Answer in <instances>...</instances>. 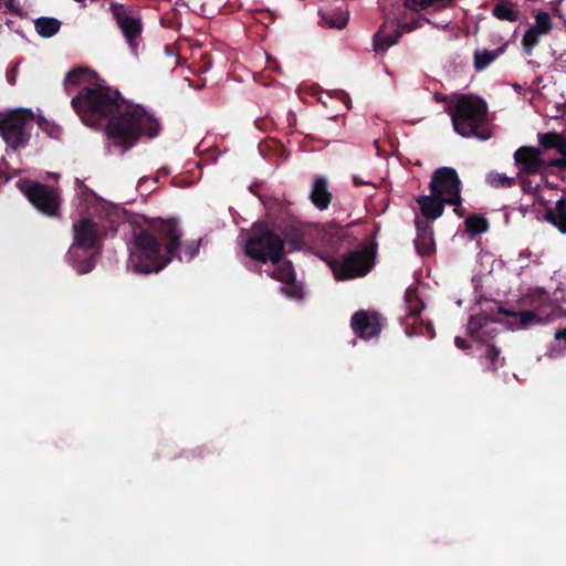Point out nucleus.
<instances>
[{
  "mask_svg": "<svg viewBox=\"0 0 566 566\" xmlns=\"http://www.w3.org/2000/svg\"><path fill=\"white\" fill-rule=\"evenodd\" d=\"M71 105L86 126H97L107 118L106 135L122 153L142 137L153 139L161 130L160 122L144 107L126 104L118 91L98 84L81 87Z\"/></svg>",
  "mask_w": 566,
  "mask_h": 566,
  "instance_id": "1",
  "label": "nucleus"
},
{
  "mask_svg": "<svg viewBox=\"0 0 566 566\" xmlns=\"http://www.w3.org/2000/svg\"><path fill=\"white\" fill-rule=\"evenodd\" d=\"M182 234L176 219H158L147 228L135 230L127 268L139 274L158 273L172 260L181 261V250L192 260L199 253L201 239L182 243Z\"/></svg>",
  "mask_w": 566,
  "mask_h": 566,
  "instance_id": "2",
  "label": "nucleus"
},
{
  "mask_svg": "<svg viewBox=\"0 0 566 566\" xmlns=\"http://www.w3.org/2000/svg\"><path fill=\"white\" fill-rule=\"evenodd\" d=\"M488 113L489 107L484 99L473 95H461L449 115L454 132L460 136L488 140L492 136Z\"/></svg>",
  "mask_w": 566,
  "mask_h": 566,
  "instance_id": "3",
  "label": "nucleus"
},
{
  "mask_svg": "<svg viewBox=\"0 0 566 566\" xmlns=\"http://www.w3.org/2000/svg\"><path fill=\"white\" fill-rule=\"evenodd\" d=\"M105 237V227L91 218L84 217L73 223V243L67 255L73 268L80 274L88 273L94 269L95 258L91 255L81 260L78 250L93 251L95 254H99Z\"/></svg>",
  "mask_w": 566,
  "mask_h": 566,
  "instance_id": "4",
  "label": "nucleus"
},
{
  "mask_svg": "<svg viewBox=\"0 0 566 566\" xmlns=\"http://www.w3.org/2000/svg\"><path fill=\"white\" fill-rule=\"evenodd\" d=\"M244 252L252 260L277 264L284 256V240L269 226L255 223L245 242Z\"/></svg>",
  "mask_w": 566,
  "mask_h": 566,
  "instance_id": "5",
  "label": "nucleus"
},
{
  "mask_svg": "<svg viewBox=\"0 0 566 566\" xmlns=\"http://www.w3.org/2000/svg\"><path fill=\"white\" fill-rule=\"evenodd\" d=\"M377 243L359 244V249L348 251L342 258L332 259L329 266L339 281L352 280L367 275L375 266Z\"/></svg>",
  "mask_w": 566,
  "mask_h": 566,
  "instance_id": "6",
  "label": "nucleus"
},
{
  "mask_svg": "<svg viewBox=\"0 0 566 566\" xmlns=\"http://www.w3.org/2000/svg\"><path fill=\"white\" fill-rule=\"evenodd\" d=\"M33 113L27 108H17L0 113V136L13 150L24 148L31 138Z\"/></svg>",
  "mask_w": 566,
  "mask_h": 566,
  "instance_id": "7",
  "label": "nucleus"
},
{
  "mask_svg": "<svg viewBox=\"0 0 566 566\" xmlns=\"http://www.w3.org/2000/svg\"><path fill=\"white\" fill-rule=\"evenodd\" d=\"M405 302L407 315L401 319L407 336H427L432 339L436 336L433 324L430 321H423L420 316L424 308V303L418 294L417 287H408L405 292Z\"/></svg>",
  "mask_w": 566,
  "mask_h": 566,
  "instance_id": "8",
  "label": "nucleus"
},
{
  "mask_svg": "<svg viewBox=\"0 0 566 566\" xmlns=\"http://www.w3.org/2000/svg\"><path fill=\"white\" fill-rule=\"evenodd\" d=\"M429 188L432 195L447 198V203L450 206L458 207L462 203L461 180L454 168L440 167L436 169Z\"/></svg>",
  "mask_w": 566,
  "mask_h": 566,
  "instance_id": "9",
  "label": "nucleus"
},
{
  "mask_svg": "<svg viewBox=\"0 0 566 566\" xmlns=\"http://www.w3.org/2000/svg\"><path fill=\"white\" fill-rule=\"evenodd\" d=\"M22 192L43 214L49 217L57 214L61 199L56 188L41 182H31L22 188Z\"/></svg>",
  "mask_w": 566,
  "mask_h": 566,
  "instance_id": "10",
  "label": "nucleus"
},
{
  "mask_svg": "<svg viewBox=\"0 0 566 566\" xmlns=\"http://www.w3.org/2000/svg\"><path fill=\"white\" fill-rule=\"evenodd\" d=\"M350 327L361 339L377 337L381 332V316L373 311H357L350 318Z\"/></svg>",
  "mask_w": 566,
  "mask_h": 566,
  "instance_id": "11",
  "label": "nucleus"
},
{
  "mask_svg": "<svg viewBox=\"0 0 566 566\" xmlns=\"http://www.w3.org/2000/svg\"><path fill=\"white\" fill-rule=\"evenodd\" d=\"M521 305L528 311L535 312L546 321L552 319L559 308L558 304H556L543 289L531 290L522 298Z\"/></svg>",
  "mask_w": 566,
  "mask_h": 566,
  "instance_id": "12",
  "label": "nucleus"
},
{
  "mask_svg": "<svg viewBox=\"0 0 566 566\" xmlns=\"http://www.w3.org/2000/svg\"><path fill=\"white\" fill-rule=\"evenodd\" d=\"M111 8L116 23L122 30L129 46L134 48L135 40L140 36L143 31L142 20L128 14L122 4L112 3Z\"/></svg>",
  "mask_w": 566,
  "mask_h": 566,
  "instance_id": "13",
  "label": "nucleus"
},
{
  "mask_svg": "<svg viewBox=\"0 0 566 566\" xmlns=\"http://www.w3.org/2000/svg\"><path fill=\"white\" fill-rule=\"evenodd\" d=\"M541 150L531 146H522L514 153V160L521 172L535 175L545 166Z\"/></svg>",
  "mask_w": 566,
  "mask_h": 566,
  "instance_id": "14",
  "label": "nucleus"
},
{
  "mask_svg": "<svg viewBox=\"0 0 566 566\" xmlns=\"http://www.w3.org/2000/svg\"><path fill=\"white\" fill-rule=\"evenodd\" d=\"M333 195L328 190V181L323 176L315 177L310 192V200L321 211L328 208Z\"/></svg>",
  "mask_w": 566,
  "mask_h": 566,
  "instance_id": "15",
  "label": "nucleus"
},
{
  "mask_svg": "<svg viewBox=\"0 0 566 566\" xmlns=\"http://www.w3.org/2000/svg\"><path fill=\"white\" fill-rule=\"evenodd\" d=\"M416 227L417 237L415 239V247L418 254L422 256L433 254L436 251V244L431 227L422 221H416Z\"/></svg>",
  "mask_w": 566,
  "mask_h": 566,
  "instance_id": "16",
  "label": "nucleus"
},
{
  "mask_svg": "<svg viewBox=\"0 0 566 566\" xmlns=\"http://www.w3.org/2000/svg\"><path fill=\"white\" fill-rule=\"evenodd\" d=\"M419 208L422 214L427 219L436 220L442 216L444 211V205L447 203V198L434 196H420L417 199Z\"/></svg>",
  "mask_w": 566,
  "mask_h": 566,
  "instance_id": "17",
  "label": "nucleus"
},
{
  "mask_svg": "<svg viewBox=\"0 0 566 566\" xmlns=\"http://www.w3.org/2000/svg\"><path fill=\"white\" fill-rule=\"evenodd\" d=\"M497 311L499 313L504 314L505 316L514 318L515 324L518 328H527L531 325L546 322L545 318L537 315L535 312L528 311L526 308L515 312L507 311L503 306H499Z\"/></svg>",
  "mask_w": 566,
  "mask_h": 566,
  "instance_id": "18",
  "label": "nucleus"
},
{
  "mask_svg": "<svg viewBox=\"0 0 566 566\" xmlns=\"http://www.w3.org/2000/svg\"><path fill=\"white\" fill-rule=\"evenodd\" d=\"M545 219L566 234V199L557 200L554 208L547 209Z\"/></svg>",
  "mask_w": 566,
  "mask_h": 566,
  "instance_id": "19",
  "label": "nucleus"
},
{
  "mask_svg": "<svg viewBox=\"0 0 566 566\" xmlns=\"http://www.w3.org/2000/svg\"><path fill=\"white\" fill-rule=\"evenodd\" d=\"M322 22L328 27L334 29H343L346 27L348 22V12L344 10H331V11H321L319 12Z\"/></svg>",
  "mask_w": 566,
  "mask_h": 566,
  "instance_id": "20",
  "label": "nucleus"
},
{
  "mask_svg": "<svg viewBox=\"0 0 566 566\" xmlns=\"http://www.w3.org/2000/svg\"><path fill=\"white\" fill-rule=\"evenodd\" d=\"M513 7L514 4L512 2L502 0L493 7L492 14L501 21L516 22L520 14Z\"/></svg>",
  "mask_w": 566,
  "mask_h": 566,
  "instance_id": "21",
  "label": "nucleus"
},
{
  "mask_svg": "<svg viewBox=\"0 0 566 566\" xmlns=\"http://www.w3.org/2000/svg\"><path fill=\"white\" fill-rule=\"evenodd\" d=\"M34 24L38 34L43 38H51L55 35L61 28V22L51 17H41L35 20Z\"/></svg>",
  "mask_w": 566,
  "mask_h": 566,
  "instance_id": "22",
  "label": "nucleus"
},
{
  "mask_svg": "<svg viewBox=\"0 0 566 566\" xmlns=\"http://www.w3.org/2000/svg\"><path fill=\"white\" fill-rule=\"evenodd\" d=\"M401 36H402L401 30H399V29H396L390 34H382L381 32H378L375 35V41H374L375 51L376 52L387 51L390 46L397 44Z\"/></svg>",
  "mask_w": 566,
  "mask_h": 566,
  "instance_id": "23",
  "label": "nucleus"
},
{
  "mask_svg": "<svg viewBox=\"0 0 566 566\" xmlns=\"http://www.w3.org/2000/svg\"><path fill=\"white\" fill-rule=\"evenodd\" d=\"M86 72L87 70L84 67H75L69 71L63 83L65 92L70 93L73 86H80V88L85 86Z\"/></svg>",
  "mask_w": 566,
  "mask_h": 566,
  "instance_id": "24",
  "label": "nucleus"
},
{
  "mask_svg": "<svg viewBox=\"0 0 566 566\" xmlns=\"http://www.w3.org/2000/svg\"><path fill=\"white\" fill-rule=\"evenodd\" d=\"M465 231L470 234H482L489 230V221L481 214H470L465 221Z\"/></svg>",
  "mask_w": 566,
  "mask_h": 566,
  "instance_id": "25",
  "label": "nucleus"
},
{
  "mask_svg": "<svg viewBox=\"0 0 566 566\" xmlns=\"http://www.w3.org/2000/svg\"><path fill=\"white\" fill-rule=\"evenodd\" d=\"M275 269L271 273V276L285 284L293 283L295 281V273L291 261H284L275 264Z\"/></svg>",
  "mask_w": 566,
  "mask_h": 566,
  "instance_id": "26",
  "label": "nucleus"
},
{
  "mask_svg": "<svg viewBox=\"0 0 566 566\" xmlns=\"http://www.w3.org/2000/svg\"><path fill=\"white\" fill-rule=\"evenodd\" d=\"M502 49H496L493 51L483 50L475 51L474 53V67L478 71L484 70L488 67L502 52Z\"/></svg>",
  "mask_w": 566,
  "mask_h": 566,
  "instance_id": "27",
  "label": "nucleus"
},
{
  "mask_svg": "<svg viewBox=\"0 0 566 566\" xmlns=\"http://www.w3.org/2000/svg\"><path fill=\"white\" fill-rule=\"evenodd\" d=\"M486 181L494 188H511L515 185L514 178L507 177L506 175L497 171H491L486 177Z\"/></svg>",
  "mask_w": 566,
  "mask_h": 566,
  "instance_id": "28",
  "label": "nucleus"
},
{
  "mask_svg": "<svg viewBox=\"0 0 566 566\" xmlns=\"http://www.w3.org/2000/svg\"><path fill=\"white\" fill-rule=\"evenodd\" d=\"M541 32L537 29L530 27L523 35L522 44L524 51L531 54L533 49L539 43Z\"/></svg>",
  "mask_w": 566,
  "mask_h": 566,
  "instance_id": "29",
  "label": "nucleus"
},
{
  "mask_svg": "<svg viewBox=\"0 0 566 566\" xmlns=\"http://www.w3.org/2000/svg\"><path fill=\"white\" fill-rule=\"evenodd\" d=\"M490 321L491 319L486 314H479L475 316H471L469 324H468L469 333L472 336H479L481 334V332L483 331V328L489 324Z\"/></svg>",
  "mask_w": 566,
  "mask_h": 566,
  "instance_id": "30",
  "label": "nucleus"
},
{
  "mask_svg": "<svg viewBox=\"0 0 566 566\" xmlns=\"http://www.w3.org/2000/svg\"><path fill=\"white\" fill-rule=\"evenodd\" d=\"M532 28L537 29L543 34L549 33L552 30V19L547 12H538L535 15V25Z\"/></svg>",
  "mask_w": 566,
  "mask_h": 566,
  "instance_id": "31",
  "label": "nucleus"
},
{
  "mask_svg": "<svg viewBox=\"0 0 566 566\" xmlns=\"http://www.w3.org/2000/svg\"><path fill=\"white\" fill-rule=\"evenodd\" d=\"M562 135L556 132L538 134L539 145L544 149H555Z\"/></svg>",
  "mask_w": 566,
  "mask_h": 566,
  "instance_id": "32",
  "label": "nucleus"
},
{
  "mask_svg": "<svg viewBox=\"0 0 566 566\" xmlns=\"http://www.w3.org/2000/svg\"><path fill=\"white\" fill-rule=\"evenodd\" d=\"M421 21L430 23V20L428 18L420 17V18L413 19L412 21L403 22V23L399 24L398 29L401 30V34L403 32L408 33V32H411V31H415V30L421 28L422 27Z\"/></svg>",
  "mask_w": 566,
  "mask_h": 566,
  "instance_id": "33",
  "label": "nucleus"
},
{
  "mask_svg": "<svg viewBox=\"0 0 566 566\" xmlns=\"http://www.w3.org/2000/svg\"><path fill=\"white\" fill-rule=\"evenodd\" d=\"M500 356V349L496 348L494 345H489L485 350V357L490 361V367L495 370L497 368L496 361Z\"/></svg>",
  "mask_w": 566,
  "mask_h": 566,
  "instance_id": "34",
  "label": "nucleus"
},
{
  "mask_svg": "<svg viewBox=\"0 0 566 566\" xmlns=\"http://www.w3.org/2000/svg\"><path fill=\"white\" fill-rule=\"evenodd\" d=\"M4 7L8 11L14 15H21L22 10L18 3V0H4Z\"/></svg>",
  "mask_w": 566,
  "mask_h": 566,
  "instance_id": "35",
  "label": "nucleus"
},
{
  "mask_svg": "<svg viewBox=\"0 0 566 566\" xmlns=\"http://www.w3.org/2000/svg\"><path fill=\"white\" fill-rule=\"evenodd\" d=\"M545 166L566 169V157L551 159Z\"/></svg>",
  "mask_w": 566,
  "mask_h": 566,
  "instance_id": "36",
  "label": "nucleus"
},
{
  "mask_svg": "<svg viewBox=\"0 0 566 566\" xmlns=\"http://www.w3.org/2000/svg\"><path fill=\"white\" fill-rule=\"evenodd\" d=\"M18 66L14 65L7 72V81L10 85H14L17 82Z\"/></svg>",
  "mask_w": 566,
  "mask_h": 566,
  "instance_id": "37",
  "label": "nucleus"
},
{
  "mask_svg": "<svg viewBox=\"0 0 566 566\" xmlns=\"http://www.w3.org/2000/svg\"><path fill=\"white\" fill-rule=\"evenodd\" d=\"M562 156L566 157V137L562 136L555 148Z\"/></svg>",
  "mask_w": 566,
  "mask_h": 566,
  "instance_id": "38",
  "label": "nucleus"
},
{
  "mask_svg": "<svg viewBox=\"0 0 566 566\" xmlns=\"http://www.w3.org/2000/svg\"><path fill=\"white\" fill-rule=\"evenodd\" d=\"M290 243L294 249H300L303 244V237L298 233H295L293 238L290 240Z\"/></svg>",
  "mask_w": 566,
  "mask_h": 566,
  "instance_id": "39",
  "label": "nucleus"
},
{
  "mask_svg": "<svg viewBox=\"0 0 566 566\" xmlns=\"http://www.w3.org/2000/svg\"><path fill=\"white\" fill-rule=\"evenodd\" d=\"M454 343L455 346L460 349H468L470 347L468 340L462 337H455Z\"/></svg>",
  "mask_w": 566,
  "mask_h": 566,
  "instance_id": "40",
  "label": "nucleus"
},
{
  "mask_svg": "<svg viewBox=\"0 0 566 566\" xmlns=\"http://www.w3.org/2000/svg\"><path fill=\"white\" fill-rule=\"evenodd\" d=\"M170 174V170L169 168L167 167H161L158 171H157V175L155 177V181L157 182L159 177H167L168 175Z\"/></svg>",
  "mask_w": 566,
  "mask_h": 566,
  "instance_id": "41",
  "label": "nucleus"
},
{
  "mask_svg": "<svg viewBox=\"0 0 566 566\" xmlns=\"http://www.w3.org/2000/svg\"><path fill=\"white\" fill-rule=\"evenodd\" d=\"M555 338L558 340H566V328L557 329L555 333Z\"/></svg>",
  "mask_w": 566,
  "mask_h": 566,
  "instance_id": "42",
  "label": "nucleus"
},
{
  "mask_svg": "<svg viewBox=\"0 0 566 566\" xmlns=\"http://www.w3.org/2000/svg\"><path fill=\"white\" fill-rule=\"evenodd\" d=\"M353 184L355 187H358L360 185H366L367 182L364 181L359 176L355 175L353 176Z\"/></svg>",
  "mask_w": 566,
  "mask_h": 566,
  "instance_id": "43",
  "label": "nucleus"
},
{
  "mask_svg": "<svg viewBox=\"0 0 566 566\" xmlns=\"http://www.w3.org/2000/svg\"><path fill=\"white\" fill-rule=\"evenodd\" d=\"M206 451H207V449L205 447H199L196 449V452L199 457H203Z\"/></svg>",
  "mask_w": 566,
  "mask_h": 566,
  "instance_id": "44",
  "label": "nucleus"
},
{
  "mask_svg": "<svg viewBox=\"0 0 566 566\" xmlns=\"http://www.w3.org/2000/svg\"><path fill=\"white\" fill-rule=\"evenodd\" d=\"M454 212L459 216V217H462L463 213H462V210H461V205L458 206V207H454Z\"/></svg>",
  "mask_w": 566,
  "mask_h": 566,
  "instance_id": "45",
  "label": "nucleus"
},
{
  "mask_svg": "<svg viewBox=\"0 0 566 566\" xmlns=\"http://www.w3.org/2000/svg\"><path fill=\"white\" fill-rule=\"evenodd\" d=\"M563 0H558V2H562Z\"/></svg>",
  "mask_w": 566,
  "mask_h": 566,
  "instance_id": "46",
  "label": "nucleus"
}]
</instances>
